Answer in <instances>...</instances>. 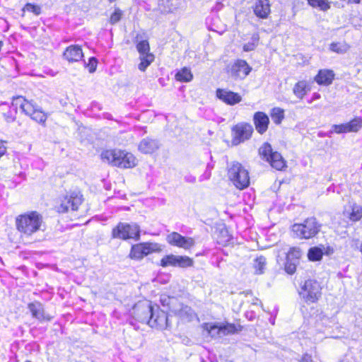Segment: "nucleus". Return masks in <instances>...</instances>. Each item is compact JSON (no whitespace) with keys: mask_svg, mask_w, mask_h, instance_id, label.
<instances>
[{"mask_svg":"<svg viewBox=\"0 0 362 362\" xmlns=\"http://www.w3.org/2000/svg\"><path fill=\"white\" fill-rule=\"evenodd\" d=\"M16 223L22 238H32L37 232L41 230L43 220L41 214L37 211H31L18 216Z\"/></svg>","mask_w":362,"mask_h":362,"instance_id":"nucleus-1","label":"nucleus"},{"mask_svg":"<svg viewBox=\"0 0 362 362\" xmlns=\"http://www.w3.org/2000/svg\"><path fill=\"white\" fill-rule=\"evenodd\" d=\"M142 312L145 316L141 320L147 322L151 327L165 329L170 327L167 313L160 310L158 305L153 306L149 303L142 308Z\"/></svg>","mask_w":362,"mask_h":362,"instance_id":"nucleus-2","label":"nucleus"},{"mask_svg":"<svg viewBox=\"0 0 362 362\" xmlns=\"http://www.w3.org/2000/svg\"><path fill=\"white\" fill-rule=\"evenodd\" d=\"M101 158L114 166L129 168L136 165V158L130 153L120 150H106L102 152Z\"/></svg>","mask_w":362,"mask_h":362,"instance_id":"nucleus-3","label":"nucleus"},{"mask_svg":"<svg viewBox=\"0 0 362 362\" xmlns=\"http://www.w3.org/2000/svg\"><path fill=\"white\" fill-rule=\"evenodd\" d=\"M321 223L316 218H306L302 223H295L292 226V231L301 239H309L315 236L320 230Z\"/></svg>","mask_w":362,"mask_h":362,"instance_id":"nucleus-4","label":"nucleus"},{"mask_svg":"<svg viewBox=\"0 0 362 362\" xmlns=\"http://www.w3.org/2000/svg\"><path fill=\"white\" fill-rule=\"evenodd\" d=\"M19 105V107L23 113L30 117L36 122L45 126L48 114L42 111V109L33 101H29L24 98H19L15 103Z\"/></svg>","mask_w":362,"mask_h":362,"instance_id":"nucleus-5","label":"nucleus"},{"mask_svg":"<svg viewBox=\"0 0 362 362\" xmlns=\"http://www.w3.org/2000/svg\"><path fill=\"white\" fill-rule=\"evenodd\" d=\"M228 176L233 185L243 189L250 185L248 171L238 162H233L228 166Z\"/></svg>","mask_w":362,"mask_h":362,"instance_id":"nucleus-6","label":"nucleus"},{"mask_svg":"<svg viewBox=\"0 0 362 362\" xmlns=\"http://www.w3.org/2000/svg\"><path fill=\"white\" fill-rule=\"evenodd\" d=\"M140 226L136 223L119 222L117 226L113 228L112 238L124 240L128 239L139 240L140 239Z\"/></svg>","mask_w":362,"mask_h":362,"instance_id":"nucleus-7","label":"nucleus"},{"mask_svg":"<svg viewBox=\"0 0 362 362\" xmlns=\"http://www.w3.org/2000/svg\"><path fill=\"white\" fill-rule=\"evenodd\" d=\"M260 157L269 163L271 166L278 170H281L286 167V161L281 153L274 151L270 144L264 142L259 148Z\"/></svg>","mask_w":362,"mask_h":362,"instance_id":"nucleus-8","label":"nucleus"},{"mask_svg":"<svg viewBox=\"0 0 362 362\" xmlns=\"http://www.w3.org/2000/svg\"><path fill=\"white\" fill-rule=\"evenodd\" d=\"M322 287L319 282L314 279H308L300 287V296L308 303L317 302L321 297Z\"/></svg>","mask_w":362,"mask_h":362,"instance_id":"nucleus-9","label":"nucleus"},{"mask_svg":"<svg viewBox=\"0 0 362 362\" xmlns=\"http://www.w3.org/2000/svg\"><path fill=\"white\" fill-rule=\"evenodd\" d=\"M82 202L83 195L80 192H71L61 199L59 205L57 206V211L59 213L77 211Z\"/></svg>","mask_w":362,"mask_h":362,"instance_id":"nucleus-10","label":"nucleus"},{"mask_svg":"<svg viewBox=\"0 0 362 362\" xmlns=\"http://www.w3.org/2000/svg\"><path fill=\"white\" fill-rule=\"evenodd\" d=\"M161 250L160 245L156 243H141L132 246L129 257L134 260H141L145 256Z\"/></svg>","mask_w":362,"mask_h":362,"instance_id":"nucleus-11","label":"nucleus"},{"mask_svg":"<svg viewBox=\"0 0 362 362\" xmlns=\"http://www.w3.org/2000/svg\"><path fill=\"white\" fill-rule=\"evenodd\" d=\"M252 126L246 122H240L232 128V144L237 146L248 140L253 133Z\"/></svg>","mask_w":362,"mask_h":362,"instance_id":"nucleus-12","label":"nucleus"},{"mask_svg":"<svg viewBox=\"0 0 362 362\" xmlns=\"http://www.w3.org/2000/svg\"><path fill=\"white\" fill-rule=\"evenodd\" d=\"M193 265V260L187 256L175 255L173 254L164 256L160 260V266L178 267L180 268H187Z\"/></svg>","mask_w":362,"mask_h":362,"instance_id":"nucleus-13","label":"nucleus"},{"mask_svg":"<svg viewBox=\"0 0 362 362\" xmlns=\"http://www.w3.org/2000/svg\"><path fill=\"white\" fill-rule=\"evenodd\" d=\"M252 68L243 59H237L230 66L228 67V73L235 80L244 79L251 71Z\"/></svg>","mask_w":362,"mask_h":362,"instance_id":"nucleus-14","label":"nucleus"},{"mask_svg":"<svg viewBox=\"0 0 362 362\" xmlns=\"http://www.w3.org/2000/svg\"><path fill=\"white\" fill-rule=\"evenodd\" d=\"M302 256V251L298 247H291L286 254L284 269L288 274H293L296 271L297 265L299 264Z\"/></svg>","mask_w":362,"mask_h":362,"instance_id":"nucleus-15","label":"nucleus"},{"mask_svg":"<svg viewBox=\"0 0 362 362\" xmlns=\"http://www.w3.org/2000/svg\"><path fill=\"white\" fill-rule=\"evenodd\" d=\"M28 309L33 317L37 320L40 322H49L53 318L52 316L45 312L43 304L39 301L35 300L28 303Z\"/></svg>","mask_w":362,"mask_h":362,"instance_id":"nucleus-16","label":"nucleus"},{"mask_svg":"<svg viewBox=\"0 0 362 362\" xmlns=\"http://www.w3.org/2000/svg\"><path fill=\"white\" fill-rule=\"evenodd\" d=\"M166 241L171 245L188 249L194 245L192 238H186L177 232H172L166 236Z\"/></svg>","mask_w":362,"mask_h":362,"instance_id":"nucleus-17","label":"nucleus"},{"mask_svg":"<svg viewBox=\"0 0 362 362\" xmlns=\"http://www.w3.org/2000/svg\"><path fill=\"white\" fill-rule=\"evenodd\" d=\"M23 98L22 96H18L13 98L11 105L7 103H2L0 104V113L3 115L5 121L8 123L13 122L16 120L17 108L19 105H16V101L19 98Z\"/></svg>","mask_w":362,"mask_h":362,"instance_id":"nucleus-18","label":"nucleus"},{"mask_svg":"<svg viewBox=\"0 0 362 362\" xmlns=\"http://www.w3.org/2000/svg\"><path fill=\"white\" fill-rule=\"evenodd\" d=\"M255 15L259 18L266 19L271 13L269 0H256L252 6Z\"/></svg>","mask_w":362,"mask_h":362,"instance_id":"nucleus-19","label":"nucleus"},{"mask_svg":"<svg viewBox=\"0 0 362 362\" xmlns=\"http://www.w3.org/2000/svg\"><path fill=\"white\" fill-rule=\"evenodd\" d=\"M216 96L225 103L234 105L242 100V97L237 93L225 89H217Z\"/></svg>","mask_w":362,"mask_h":362,"instance_id":"nucleus-20","label":"nucleus"},{"mask_svg":"<svg viewBox=\"0 0 362 362\" xmlns=\"http://www.w3.org/2000/svg\"><path fill=\"white\" fill-rule=\"evenodd\" d=\"M160 146V144L158 139L146 137L140 141L138 149L143 153L150 154L157 151Z\"/></svg>","mask_w":362,"mask_h":362,"instance_id":"nucleus-21","label":"nucleus"},{"mask_svg":"<svg viewBox=\"0 0 362 362\" xmlns=\"http://www.w3.org/2000/svg\"><path fill=\"white\" fill-rule=\"evenodd\" d=\"M253 122L258 133L263 134L268 129L269 119L267 115L263 112H257L254 114Z\"/></svg>","mask_w":362,"mask_h":362,"instance_id":"nucleus-22","label":"nucleus"},{"mask_svg":"<svg viewBox=\"0 0 362 362\" xmlns=\"http://www.w3.org/2000/svg\"><path fill=\"white\" fill-rule=\"evenodd\" d=\"M64 58L70 63L78 62L83 57L81 46L77 45L69 46L63 54Z\"/></svg>","mask_w":362,"mask_h":362,"instance_id":"nucleus-23","label":"nucleus"},{"mask_svg":"<svg viewBox=\"0 0 362 362\" xmlns=\"http://www.w3.org/2000/svg\"><path fill=\"white\" fill-rule=\"evenodd\" d=\"M334 76V71L331 69H320L314 80L320 86H329L332 84Z\"/></svg>","mask_w":362,"mask_h":362,"instance_id":"nucleus-24","label":"nucleus"},{"mask_svg":"<svg viewBox=\"0 0 362 362\" xmlns=\"http://www.w3.org/2000/svg\"><path fill=\"white\" fill-rule=\"evenodd\" d=\"M172 313L178 316L181 320L190 322L196 316L195 313L191 307L185 305H180L179 309L172 310Z\"/></svg>","mask_w":362,"mask_h":362,"instance_id":"nucleus-25","label":"nucleus"},{"mask_svg":"<svg viewBox=\"0 0 362 362\" xmlns=\"http://www.w3.org/2000/svg\"><path fill=\"white\" fill-rule=\"evenodd\" d=\"M310 86L307 81L303 80L297 82L293 88V94L299 99H303L310 91Z\"/></svg>","mask_w":362,"mask_h":362,"instance_id":"nucleus-26","label":"nucleus"},{"mask_svg":"<svg viewBox=\"0 0 362 362\" xmlns=\"http://www.w3.org/2000/svg\"><path fill=\"white\" fill-rule=\"evenodd\" d=\"M202 327L212 338H219L222 337L220 324L204 323Z\"/></svg>","mask_w":362,"mask_h":362,"instance_id":"nucleus-27","label":"nucleus"},{"mask_svg":"<svg viewBox=\"0 0 362 362\" xmlns=\"http://www.w3.org/2000/svg\"><path fill=\"white\" fill-rule=\"evenodd\" d=\"M175 78L180 82H189L193 78V74L191 70L187 67H183L175 74Z\"/></svg>","mask_w":362,"mask_h":362,"instance_id":"nucleus-28","label":"nucleus"},{"mask_svg":"<svg viewBox=\"0 0 362 362\" xmlns=\"http://www.w3.org/2000/svg\"><path fill=\"white\" fill-rule=\"evenodd\" d=\"M323 256V249L320 246L313 247L309 249L308 252V257L310 261L317 262L320 261Z\"/></svg>","mask_w":362,"mask_h":362,"instance_id":"nucleus-29","label":"nucleus"},{"mask_svg":"<svg viewBox=\"0 0 362 362\" xmlns=\"http://www.w3.org/2000/svg\"><path fill=\"white\" fill-rule=\"evenodd\" d=\"M348 132H357L362 128V118L354 117L350 122L346 123Z\"/></svg>","mask_w":362,"mask_h":362,"instance_id":"nucleus-30","label":"nucleus"},{"mask_svg":"<svg viewBox=\"0 0 362 362\" xmlns=\"http://www.w3.org/2000/svg\"><path fill=\"white\" fill-rule=\"evenodd\" d=\"M154 58L153 54L139 56L141 62L138 65V69L141 71H145L146 68L153 62Z\"/></svg>","mask_w":362,"mask_h":362,"instance_id":"nucleus-31","label":"nucleus"},{"mask_svg":"<svg viewBox=\"0 0 362 362\" xmlns=\"http://www.w3.org/2000/svg\"><path fill=\"white\" fill-rule=\"evenodd\" d=\"M267 264L266 258L263 256L257 257L253 263L255 273L256 274H262L264 273Z\"/></svg>","mask_w":362,"mask_h":362,"instance_id":"nucleus-32","label":"nucleus"},{"mask_svg":"<svg viewBox=\"0 0 362 362\" xmlns=\"http://www.w3.org/2000/svg\"><path fill=\"white\" fill-rule=\"evenodd\" d=\"M308 4L313 8H319L321 11H327L330 8L329 2L327 0H307Z\"/></svg>","mask_w":362,"mask_h":362,"instance_id":"nucleus-33","label":"nucleus"},{"mask_svg":"<svg viewBox=\"0 0 362 362\" xmlns=\"http://www.w3.org/2000/svg\"><path fill=\"white\" fill-rule=\"evenodd\" d=\"M271 117L276 124H279L284 118V111L280 107H274L272 110Z\"/></svg>","mask_w":362,"mask_h":362,"instance_id":"nucleus-34","label":"nucleus"},{"mask_svg":"<svg viewBox=\"0 0 362 362\" xmlns=\"http://www.w3.org/2000/svg\"><path fill=\"white\" fill-rule=\"evenodd\" d=\"M349 218L354 222L359 221L362 218V206L354 204L351 206V212L349 214Z\"/></svg>","mask_w":362,"mask_h":362,"instance_id":"nucleus-35","label":"nucleus"},{"mask_svg":"<svg viewBox=\"0 0 362 362\" xmlns=\"http://www.w3.org/2000/svg\"><path fill=\"white\" fill-rule=\"evenodd\" d=\"M136 49L139 53V56L151 54L150 52V46L148 40H144L137 42Z\"/></svg>","mask_w":362,"mask_h":362,"instance_id":"nucleus-36","label":"nucleus"},{"mask_svg":"<svg viewBox=\"0 0 362 362\" xmlns=\"http://www.w3.org/2000/svg\"><path fill=\"white\" fill-rule=\"evenodd\" d=\"M259 40V34L254 33L251 37V42H248L247 43L243 45V50L245 52H250L254 50L258 45Z\"/></svg>","mask_w":362,"mask_h":362,"instance_id":"nucleus-37","label":"nucleus"},{"mask_svg":"<svg viewBox=\"0 0 362 362\" xmlns=\"http://www.w3.org/2000/svg\"><path fill=\"white\" fill-rule=\"evenodd\" d=\"M222 337L234 334L237 332V328L234 324L226 323L220 324Z\"/></svg>","mask_w":362,"mask_h":362,"instance_id":"nucleus-38","label":"nucleus"},{"mask_svg":"<svg viewBox=\"0 0 362 362\" xmlns=\"http://www.w3.org/2000/svg\"><path fill=\"white\" fill-rule=\"evenodd\" d=\"M329 49L334 52L342 54L347 51L348 47L346 44H342L340 42H332L329 45Z\"/></svg>","mask_w":362,"mask_h":362,"instance_id":"nucleus-39","label":"nucleus"},{"mask_svg":"<svg viewBox=\"0 0 362 362\" xmlns=\"http://www.w3.org/2000/svg\"><path fill=\"white\" fill-rule=\"evenodd\" d=\"M176 301H177L176 298H175L173 297H170L168 296H161L160 299V302L161 305L163 307H168L169 308V310L171 312H172V310H174V308H173L171 307V305Z\"/></svg>","mask_w":362,"mask_h":362,"instance_id":"nucleus-40","label":"nucleus"},{"mask_svg":"<svg viewBox=\"0 0 362 362\" xmlns=\"http://www.w3.org/2000/svg\"><path fill=\"white\" fill-rule=\"evenodd\" d=\"M23 11L33 13L35 15L38 16L41 13V7L36 4L27 3L23 8Z\"/></svg>","mask_w":362,"mask_h":362,"instance_id":"nucleus-41","label":"nucleus"},{"mask_svg":"<svg viewBox=\"0 0 362 362\" xmlns=\"http://www.w3.org/2000/svg\"><path fill=\"white\" fill-rule=\"evenodd\" d=\"M122 12L119 8H115V11L110 16V22L111 24H115L118 23L122 17Z\"/></svg>","mask_w":362,"mask_h":362,"instance_id":"nucleus-42","label":"nucleus"},{"mask_svg":"<svg viewBox=\"0 0 362 362\" xmlns=\"http://www.w3.org/2000/svg\"><path fill=\"white\" fill-rule=\"evenodd\" d=\"M98 64V60L95 57L89 58L88 63L86 64V66L88 68V71L90 73H93L96 70Z\"/></svg>","mask_w":362,"mask_h":362,"instance_id":"nucleus-43","label":"nucleus"},{"mask_svg":"<svg viewBox=\"0 0 362 362\" xmlns=\"http://www.w3.org/2000/svg\"><path fill=\"white\" fill-rule=\"evenodd\" d=\"M332 129L337 134L348 133L346 123L341 124H333Z\"/></svg>","mask_w":362,"mask_h":362,"instance_id":"nucleus-44","label":"nucleus"},{"mask_svg":"<svg viewBox=\"0 0 362 362\" xmlns=\"http://www.w3.org/2000/svg\"><path fill=\"white\" fill-rule=\"evenodd\" d=\"M320 247L323 249V255H331L334 252V250L332 246H329V245L325 246V245H320Z\"/></svg>","mask_w":362,"mask_h":362,"instance_id":"nucleus-45","label":"nucleus"},{"mask_svg":"<svg viewBox=\"0 0 362 362\" xmlns=\"http://www.w3.org/2000/svg\"><path fill=\"white\" fill-rule=\"evenodd\" d=\"M298 362H313V357L310 354L305 353L302 356Z\"/></svg>","mask_w":362,"mask_h":362,"instance_id":"nucleus-46","label":"nucleus"},{"mask_svg":"<svg viewBox=\"0 0 362 362\" xmlns=\"http://www.w3.org/2000/svg\"><path fill=\"white\" fill-rule=\"evenodd\" d=\"M211 175V173L210 171H208L207 170H205V172L200 176L199 181H203L205 180H209Z\"/></svg>","mask_w":362,"mask_h":362,"instance_id":"nucleus-47","label":"nucleus"},{"mask_svg":"<svg viewBox=\"0 0 362 362\" xmlns=\"http://www.w3.org/2000/svg\"><path fill=\"white\" fill-rule=\"evenodd\" d=\"M184 180L187 182L194 183L196 181V177L192 175L188 174L185 176Z\"/></svg>","mask_w":362,"mask_h":362,"instance_id":"nucleus-48","label":"nucleus"},{"mask_svg":"<svg viewBox=\"0 0 362 362\" xmlns=\"http://www.w3.org/2000/svg\"><path fill=\"white\" fill-rule=\"evenodd\" d=\"M6 152V147L3 141H0V158L4 156Z\"/></svg>","mask_w":362,"mask_h":362,"instance_id":"nucleus-49","label":"nucleus"},{"mask_svg":"<svg viewBox=\"0 0 362 362\" xmlns=\"http://www.w3.org/2000/svg\"><path fill=\"white\" fill-rule=\"evenodd\" d=\"M221 233L226 235V237H225V239L224 240H220V243H227L230 240V237L228 234V231L226 230H221Z\"/></svg>","mask_w":362,"mask_h":362,"instance_id":"nucleus-50","label":"nucleus"},{"mask_svg":"<svg viewBox=\"0 0 362 362\" xmlns=\"http://www.w3.org/2000/svg\"><path fill=\"white\" fill-rule=\"evenodd\" d=\"M317 136L319 137H325V136H327V134H326V132H319L318 134H317Z\"/></svg>","mask_w":362,"mask_h":362,"instance_id":"nucleus-51","label":"nucleus"},{"mask_svg":"<svg viewBox=\"0 0 362 362\" xmlns=\"http://www.w3.org/2000/svg\"><path fill=\"white\" fill-rule=\"evenodd\" d=\"M333 133H335L334 131H333V129L331 128V129L329 132H326L327 136L330 137Z\"/></svg>","mask_w":362,"mask_h":362,"instance_id":"nucleus-52","label":"nucleus"},{"mask_svg":"<svg viewBox=\"0 0 362 362\" xmlns=\"http://www.w3.org/2000/svg\"><path fill=\"white\" fill-rule=\"evenodd\" d=\"M361 0H348V3L360 4Z\"/></svg>","mask_w":362,"mask_h":362,"instance_id":"nucleus-53","label":"nucleus"},{"mask_svg":"<svg viewBox=\"0 0 362 362\" xmlns=\"http://www.w3.org/2000/svg\"><path fill=\"white\" fill-rule=\"evenodd\" d=\"M214 168V165H211V164H208L207 166H206V169L208 171H210L211 170V169Z\"/></svg>","mask_w":362,"mask_h":362,"instance_id":"nucleus-54","label":"nucleus"},{"mask_svg":"<svg viewBox=\"0 0 362 362\" xmlns=\"http://www.w3.org/2000/svg\"><path fill=\"white\" fill-rule=\"evenodd\" d=\"M250 317H249V319H250V320H253V317H254V316H253V315H254V313H250Z\"/></svg>","mask_w":362,"mask_h":362,"instance_id":"nucleus-55","label":"nucleus"},{"mask_svg":"<svg viewBox=\"0 0 362 362\" xmlns=\"http://www.w3.org/2000/svg\"><path fill=\"white\" fill-rule=\"evenodd\" d=\"M106 118H107V119H112L111 115H110V114H108V116H107Z\"/></svg>","mask_w":362,"mask_h":362,"instance_id":"nucleus-56","label":"nucleus"},{"mask_svg":"<svg viewBox=\"0 0 362 362\" xmlns=\"http://www.w3.org/2000/svg\"><path fill=\"white\" fill-rule=\"evenodd\" d=\"M320 98V94L317 93L315 95V98Z\"/></svg>","mask_w":362,"mask_h":362,"instance_id":"nucleus-57","label":"nucleus"},{"mask_svg":"<svg viewBox=\"0 0 362 362\" xmlns=\"http://www.w3.org/2000/svg\"><path fill=\"white\" fill-rule=\"evenodd\" d=\"M360 251H361V253H362V242H361V245H360Z\"/></svg>","mask_w":362,"mask_h":362,"instance_id":"nucleus-58","label":"nucleus"},{"mask_svg":"<svg viewBox=\"0 0 362 362\" xmlns=\"http://www.w3.org/2000/svg\"><path fill=\"white\" fill-rule=\"evenodd\" d=\"M270 322L272 324H273V325L274 324V320H270Z\"/></svg>","mask_w":362,"mask_h":362,"instance_id":"nucleus-59","label":"nucleus"},{"mask_svg":"<svg viewBox=\"0 0 362 362\" xmlns=\"http://www.w3.org/2000/svg\"><path fill=\"white\" fill-rule=\"evenodd\" d=\"M20 175H21V176H22V177H25V175H24V174H23V173H20Z\"/></svg>","mask_w":362,"mask_h":362,"instance_id":"nucleus-60","label":"nucleus"},{"mask_svg":"<svg viewBox=\"0 0 362 362\" xmlns=\"http://www.w3.org/2000/svg\"><path fill=\"white\" fill-rule=\"evenodd\" d=\"M110 2L115 1V0H109Z\"/></svg>","mask_w":362,"mask_h":362,"instance_id":"nucleus-61","label":"nucleus"},{"mask_svg":"<svg viewBox=\"0 0 362 362\" xmlns=\"http://www.w3.org/2000/svg\"><path fill=\"white\" fill-rule=\"evenodd\" d=\"M25 362H31V361H25Z\"/></svg>","mask_w":362,"mask_h":362,"instance_id":"nucleus-62","label":"nucleus"}]
</instances>
